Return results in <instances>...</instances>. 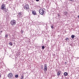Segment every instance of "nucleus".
Wrapping results in <instances>:
<instances>
[{"mask_svg":"<svg viewBox=\"0 0 79 79\" xmlns=\"http://www.w3.org/2000/svg\"><path fill=\"white\" fill-rule=\"evenodd\" d=\"M39 12L41 15H43L44 14H45V10H44V9L43 8L40 9L39 10Z\"/></svg>","mask_w":79,"mask_h":79,"instance_id":"obj_1","label":"nucleus"},{"mask_svg":"<svg viewBox=\"0 0 79 79\" xmlns=\"http://www.w3.org/2000/svg\"><path fill=\"white\" fill-rule=\"evenodd\" d=\"M16 21L15 20H12L10 22V24L12 26H15L16 25Z\"/></svg>","mask_w":79,"mask_h":79,"instance_id":"obj_2","label":"nucleus"},{"mask_svg":"<svg viewBox=\"0 0 79 79\" xmlns=\"http://www.w3.org/2000/svg\"><path fill=\"white\" fill-rule=\"evenodd\" d=\"M23 8L24 10H29V6L28 4H26L25 6H24Z\"/></svg>","mask_w":79,"mask_h":79,"instance_id":"obj_3","label":"nucleus"},{"mask_svg":"<svg viewBox=\"0 0 79 79\" xmlns=\"http://www.w3.org/2000/svg\"><path fill=\"white\" fill-rule=\"evenodd\" d=\"M7 76L9 78H10V79H12L13 76V75L12 73H9L8 75Z\"/></svg>","mask_w":79,"mask_h":79,"instance_id":"obj_4","label":"nucleus"},{"mask_svg":"<svg viewBox=\"0 0 79 79\" xmlns=\"http://www.w3.org/2000/svg\"><path fill=\"white\" fill-rule=\"evenodd\" d=\"M1 9L2 10H4V9H6V6H5V5L4 4H3L2 5L1 7Z\"/></svg>","mask_w":79,"mask_h":79,"instance_id":"obj_5","label":"nucleus"},{"mask_svg":"<svg viewBox=\"0 0 79 79\" xmlns=\"http://www.w3.org/2000/svg\"><path fill=\"white\" fill-rule=\"evenodd\" d=\"M44 71H47V64H46L44 65Z\"/></svg>","mask_w":79,"mask_h":79,"instance_id":"obj_6","label":"nucleus"},{"mask_svg":"<svg viewBox=\"0 0 79 79\" xmlns=\"http://www.w3.org/2000/svg\"><path fill=\"white\" fill-rule=\"evenodd\" d=\"M61 73V71H59L57 73V75L58 76H60V74Z\"/></svg>","mask_w":79,"mask_h":79,"instance_id":"obj_7","label":"nucleus"},{"mask_svg":"<svg viewBox=\"0 0 79 79\" xmlns=\"http://www.w3.org/2000/svg\"><path fill=\"white\" fill-rule=\"evenodd\" d=\"M64 14L65 15V16H67V15H68V12H67V11H65L64 13Z\"/></svg>","mask_w":79,"mask_h":79,"instance_id":"obj_8","label":"nucleus"},{"mask_svg":"<svg viewBox=\"0 0 79 79\" xmlns=\"http://www.w3.org/2000/svg\"><path fill=\"white\" fill-rule=\"evenodd\" d=\"M64 76H68V73L67 72H65L64 73Z\"/></svg>","mask_w":79,"mask_h":79,"instance_id":"obj_9","label":"nucleus"},{"mask_svg":"<svg viewBox=\"0 0 79 79\" xmlns=\"http://www.w3.org/2000/svg\"><path fill=\"white\" fill-rule=\"evenodd\" d=\"M9 44V45H10V46H12L13 45V43H11V42H10Z\"/></svg>","mask_w":79,"mask_h":79,"instance_id":"obj_10","label":"nucleus"},{"mask_svg":"<svg viewBox=\"0 0 79 79\" xmlns=\"http://www.w3.org/2000/svg\"><path fill=\"white\" fill-rule=\"evenodd\" d=\"M32 13L34 15H36V13L34 12V11H32Z\"/></svg>","mask_w":79,"mask_h":79,"instance_id":"obj_11","label":"nucleus"},{"mask_svg":"<svg viewBox=\"0 0 79 79\" xmlns=\"http://www.w3.org/2000/svg\"><path fill=\"white\" fill-rule=\"evenodd\" d=\"M21 77V79H24V75H22Z\"/></svg>","mask_w":79,"mask_h":79,"instance_id":"obj_12","label":"nucleus"},{"mask_svg":"<svg viewBox=\"0 0 79 79\" xmlns=\"http://www.w3.org/2000/svg\"><path fill=\"white\" fill-rule=\"evenodd\" d=\"M74 37H75V36H74V35H72L71 38H72V39H74Z\"/></svg>","mask_w":79,"mask_h":79,"instance_id":"obj_13","label":"nucleus"},{"mask_svg":"<svg viewBox=\"0 0 79 79\" xmlns=\"http://www.w3.org/2000/svg\"><path fill=\"white\" fill-rule=\"evenodd\" d=\"M44 66L42 65H41V69H44Z\"/></svg>","mask_w":79,"mask_h":79,"instance_id":"obj_14","label":"nucleus"},{"mask_svg":"<svg viewBox=\"0 0 79 79\" xmlns=\"http://www.w3.org/2000/svg\"><path fill=\"white\" fill-rule=\"evenodd\" d=\"M18 15L19 16H21L22 15V13L21 12H19Z\"/></svg>","mask_w":79,"mask_h":79,"instance_id":"obj_15","label":"nucleus"},{"mask_svg":"<svg viewBox=\"0 0 79 79\" xmlns=\"http://www.w3.org/2000/svg\"><path fill=\"white\" fill-rule=\"evenodd\" d=\"M65 40H66L67 41H68V40H69V38H66L65 39Z\"/></svg>","mask_w":79,"mask_h":79,"instance_id":"obj_16","label":"nucleus"},{"mask_svg":"<svg viewBox=\"0 0 79 79\" xmlns=\"http://www.w3.org/2000/svg\"><path fill=\"white\" fill-rule=\"evenodd\" d=\"M15 77H16V78H17V77H18V75H15Z\"/></svg>","mask_w":79,"mask_h":79,"instance_id":"obj_17","label":"nucleus"},{"mask_svg":"<svg viewBox=\"0 0 79 79\" xmlns=\"http://www.w3.org/2000/svg\"><path fill=\"white\" fill-rule=\"evenodd\" d=\"M45 48V47L44 46H42V49H44Z\"/></svg>","mask_w":79,"mask_h":79,"instance_id":"obj_18","label":"nucleus"},{"mask_svg":"<svg viewBox=\"0 0 79 79\" xmlns=\"http://www.w3.org/2000/svg\"><path fill=\"white\" fill-rule=\"evenodd\" d=\"M51 28H52V29H53V28H54L53 27V25H52V26H51Z\"/></svg>","mask_w":79,"mask_h":79,"instance_id":"obj_19","label":"nucleus"},{"mask_svg":"<svg viewBox=\"0 0 79 79\" xmlns=\"http://www.w3.org/2000/svg\"><path fill=\"white\" fill-rule=\"evenodd\" d=\"M5 37L6 38H7V37H8V35H6L5 36Z\"/></svg>","mask_w":79,"mask_h":79,"instance_id":"obj_20","label":"nucleus"},{"mask_svg":"<svg viewBox=\"0 0 79 79\" xmlns=\"http://www.w3.org/2000/svg\"><path fill=\"white\" fill-rule=\"evenodd\" d=\"M21 33H23V32H24V31H23V30H21Z\"/></svg>","mask_w":79,"mask_h":79,"instance_id":"obj_21","label":"nucleus"},{"mask_svg":"<svg viewBox=\"0 0 79 79\" xmlns=\"http://www.w3.org/2000/svg\"><path fill=\"white\" fill-rule=\"evenodd\" d=\"M4 11H5V13H6V12H7V11H6V9H5V10H4Z\"/></svg>","mask_w":79,"mask_h":79,"instance_id":"obj_22","label":"nucleus"},{"mask_svg":"<svg viewBox=\"0 0 79 79\" xmlns=\"http://www.w3.org/2000/svg\"><path fill=\"white\" fill-rule=\"evenodd\" d=\"M58 16L59 17H60V14H58Z\"/></svg>","mask_w":79,"mask_h":79,"instance_id":"obj_23","label":"nucleus"},{"mask_svg":"<svg viewBox=\"0 0 79 79\" xmlns=\"http://www.w3.org/2000/svg\"><path fill=\"white\" fill-rule=\"evenodd\" d=\"M74 0H69V1H71V2H73Z\"/></svg>","mask_w":79,"mask_h":79,"instance_id":"obj_24","label":"nucleus"},{"mask_svg":"<svg viewBox=\"0 0 79 79\" xmlns=\"http://www.w3.org/2000/svg\"><path fill=\"white\" fill-rule=\"evenodd\" d=\"M36 2H39V0H36Z\"/></svg>","mask_w":79,"mask_h":79,"instance_id":"obj_25","label":"nucleus"},{"mask_svg":"<svg viewBox=\"0 0 79 79\" xmlns=\"http://www.w3.org/2000/svg\"><path fill=\"white\" fill-rule=\"evenodd\" d=\"M3 32V31H1V32L2 33Z\"/></svg>","mask_w":79,"mask_h":79,"instance_id":"obj_26","label":"nucleus"},{"mask_svg":"<svg viewBox=\"0 0 79 79\" xmlns=\"http://www.w3.org/2000/svg\"><path fill=\"white\" fill-rule=\"evenodd\" d=\"M78 18H79V15L78 16Z\"/></svg>","mask_w":79,"mask_h":79,"instance_id":"obj_27","label":"nucleus"},{"mask_svg":"<svg viewBox=\"0 0 79 79\" xmlns=\"http://www.w3.org/2000/svg\"><path fill=\"white\" fill-rule=\"evenodd\" d=\"M65 63H66L65 62Z\"/></svg>","mask_w":79,"mask_h":79,"instance_id":"obj_28","label":"nucleus"}]
</instances>
